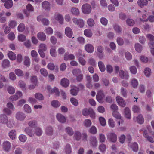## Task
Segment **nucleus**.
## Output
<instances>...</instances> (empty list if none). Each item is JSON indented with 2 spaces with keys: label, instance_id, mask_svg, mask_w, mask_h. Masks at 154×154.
I'll return each instance as SVG.
<instances>
[{
  "label": "nucleus",
  "instance_id": "1",
  "mask_svg": "<svg viewBox=\"0 0 154 154\" xmlns=\"http://www.w3.org/2000/svg\"><path fill=\"white\" fill-rule=\"evenodd\" d=\"M6 108L3 109V112L8 115H11L12 114V111H14L15 108L13 104L11 102L7 103Z\"/></svg>",
  "mask_w": 154,
  "mask_h": 154
},
{
  "label": "nucleus",
  "instance_id": "2",
  "mask_svg": "<svg viewBox=\"0 0 154 154\" xmlns=\"http://www.w3.org/2000/svg\"><path fill=\"white\" fill-rule=\"evenodd\" d=\"M82 11L84 14H88L91 12V6L88 4H84L82 7Z\"/></svg>",
  "mask_w": 154,
  "mask_h": 154
},
{
  "label": "nucleus",
  "instance_id": "3",
  "mask_svg": "<svg viewBox=\"0 0 154 154\" xmlns=\"http://www.w3.org/2000/svg\"><path fill=\"white\" fill-rule=\"evenodd\" d=\"M108 140L110 142L115 143L117 140V136L114 133L109 132L107 135Z\"/></svg>",
  "mask_w": 154,
  "mask_h": 154
},
{
  "label": "nucleus",
  "instance_id": "4",
  "mask_svg": "<svg viewBox=\"0 0 154 154\" xmlns=\"http://www.w3.org/2000/svg\"><path fill=\"white\" fill-rule=\"evenodd\" d=\"M105 96V95L103 91L99 90L98 91L96 96V99L100 103H102L103 102V100Z\"/></svg>",
  "mask_w": 154,
  "mask_h": 154
},
{
  "label": "nucleus",
  "instance_id": "5",
  "mask_svg": "<svg viewBox=\"0 0 154 154\" xmlns=\"http://www.w3.org/2000/svg\"><path fill=\"white\" fill-rule=\"evenodd\" d=\"M11 144L9 141H6L3 143L2 149L4 151L8 152L11 150Z\"/></svg>",
  "mask_w": 154,
  "mask_h": 154
},
{
  "label": "nucleus",
  "instance_id": "6",
  "mask_svg": "<svg viewBox=\"0 0 154 154\" xmlns=\"http://www.w3.org/2000/svg\"><path fill=\"white\" fill-rule=\"evenodd\" d=\"M53 19L58 21L61 24L63 23V15L58 13H55Z\"/></svg>",
  "mask_w": 154,
  "mask_h": 154
},
{
  "label": "nucleus",
  "instance_id": "7",
  "mask_svg": "<svg viewBox=\"0 0 154 154\" xmlns=\"http://www.w3.org/2000/svg\"><path fill=\"white\" fill-rule=\"evenodd\" d=\"M15 117L18 121H22L25 119L26 116L23 112L18 111L16 113Z\"/></svg>",
  "mask_w": 154,
  "mask_h": 154
},
{
  "label": "nucleus",
  "instance_id": "8",
  "mask_svg": "<svg viewBox=\"0 0 154 154\" xmlns=\"http://www.w3.org/2000/svg\"><path fill=\"white\" fill-rule=\"evenodd\" d=\"M119 77L122 79H128L129 77L128 73L127 71H124L123 70H121L119 72Z\"/></svg>",
  "mask_w": 154,
  "mask_h": 154
},
{
  "label": "nucleus",
  "instance_id": "9",
  "mask_svg": "<svg viewBox=\"0 0 154 154\" xmlns=\"http://www.w3.org/2000/svg\"><path fill=\"white\" fill-rule=\"evenodd\" d=\"M116 100L118 105L122 107H124L126 104L124 99L121 97L118 96L116 97Z\"/></svg>",
  "mask_w": 154,
  "mask_h": 154
},
{
  "label": "nucleus",
  "instance_id": "10",
  "mask_svg": "<svg viewBox=\"0 0 154 154\" xmlns=\"http://www.w3.org/2000/svg\"><path fill=\"white\" fill-rule=\"evenodd\" d=\"M85 49L87 52L90 53H93L94 50L93 46L91 44H86L85 46Z\"/></svg>",
  "mask_w": 154,
  "mask_h": 154
},
{
  "label": "nucleus",
  "instance_id": "11",
  "mask_svg": "<svg viewBox=\"0 0 154 154\" xmlns=\"http://www.w3.org/2000/svg\"><path fill=\"white\" fill-rule=\"evenodd\" d=\"M124 115L125 117L127 119H131V112L129 108L126 107L124 109Z\"/></svg>",
  "mask_w": 154,
  "mask_h": 154
},
{
  "label": "nucleus",
  "instance_id": "12",
  "mask_svg": "<svg viewBox=\"0 0 154 154\" xmlns=\"http://www.w3.org/2000/svg\"><path fill=\"white\" fill-rule=\"evenodd\" d=\"M56 118L57 119L60 123H64L66 121L65 117L60 113H58L56 115Z\"/></svg>",
  "mask_w": 154,
  "mask_h": 154
},
{
  "label": "nucleus",
  "instance_id": "13",
  "mask_svg": "<svg viewBox=\"0 0 154 154\" xmlns=\"http://www.w3.org/2000/svg\"><path fill=\"white\" fill-rule=\"evenodd\" d=\"M5 124L8 128H13L15 126V122L13 119H10L9 120L8 119Z\"/></svg>",
  "mask_w": 154,
  "mask_h": 154
},
{
  "label": "nucleus",
  "instance_id": "14",
  "mask_svg": "<svg viewBox=\"0 0 154 154\" xmlns=\"http://www.w3.org/2000/svg\"><path fill=\"white\" fill-rule=\"evenodd\" d=\"M129 146L132 149L133 151L134 152H137L138 150V146L137 143L134 142L129 143L128 144Z\"/></svg>",
  "mask_w": 154,
  "mask_h": 154
},
{
  "label": "nucleus",
  "instance_id": "15",
  "mask_svg": "<svg viewBox=\"0 0 154 154\" xmlns=\"http://www.w3.org/2000/svg\"><path fill=\"white\" fill-rule=\"evenodd\" d=\"M64 131L69 136H72L74 134L73 130L72 128L70 127H66L65 128Z\"/></svg>",
  "mask_w": 154,
  "mask_h": 154
},
{
  "label": "nucleus",
  "instance_id": "16",
  "mask_svg": "<svg viewBox=\"0 0 154 154\" xmlns=\"http://www.w3.org/2000/svg\"><path fill=\"white\" fill-rule=\"evenodd\" d=\"M24 131L27 135L31 137L33 136L35 134L34 131L28 127L25 129Z\"/></svg>",
  "mask_w": 154,
  "mask_h": 154
},
{
  "label": "nucleus",
  "instance_id": "17",
  "mask_svg": "<svg viewBox=\"0 0 154 154\" xmlns=\"http://www.w3.org/2000/svg\"><path fill=\"white\" fill-rule=\"evenodd\" d=\"M42 8L45 10H49L50 9V4L48 1H44L42 3Z\"/></svg>",
  "mask_w": 154,
  "mask_h": 154
},
{
  "label": "nucleus",
  "instance_id": "18",
  "mask_svg": "<svg viewBox=\"0 0 154 154\" xmlns=\"http://www.w3.org/2000/svg\"><path fill=\"white\" fill-rule=\"evenodd\" d=\"M133 119L134 121H137L139 124H142L144 122V119L142 115L140 114L137 117H134Z\"/></svg>",
  "mask_w": 154,
  "mask_h": 154
},
{
  "label": "nucleus",
  "instance_id": "19",
  "mask_svg": "<svg viewBox=\"0 0 154 154\" xmlns=\"http://www.w3.org/2000/svg\"><path fill=\"white\" fill-rule=\"evenodd\" d=\"M37 36L38 39L41 41H45L46 39V35L42 32H41L38 33Z\"/></svg>",
  "mask_w": 154,
  "mask_h": 154
},
{
  "label": "nucleus",
  "instance_id": "20",
  "mask_svg": "<svg viewBox=\"0 0 154 154\" xmlns=\"http://www.w3.org/2000/svg\"><path fill=\"white\" fill-rule=\"evenodd\" d=\"M65 34L68 37H72L73 32L71 29L69 27H67L65 29Z\"/></svg>",
  "mask_w": 154,
  "mask_h": 154
},
{
  "label": "nucleus",
  "instance_id": "21",
  "mask_svg": "<svg viewBox=\"0 0 154 154\" xmlns=\"http://www.w3.org/2000/svg\"><path fill=\"white\" fill-rule=\"evenodd\" d=\"M13 5V3L12 0H7L4 4L5 7L8 9L11 8Z\"/></svg>",
  "mask_w": 154,
  "mask_h": 154
},
{
  "label": "nucleus",
  "instance_id": "22",
  "mask_svg": "<svg viewBox=\"0 0 154 154\" xmlns=\"http://www.w3.org/2000/svg\"><path fill=\"white\" fill-rule=\"evenodd\" d=\"M90 141L91 144L92 146L96 147L97 146V141L96 137H91Z\"/></svg>",
  "mask_w": 154,
  "mask_h": 154
},
{
  "label": "nucleus",
  "instance_id": "23",
  "mask_svg": "<svg viewBox=\"0 0 154 154\" xmlns=\"http://www.w3.org/2000/svg\"><path fill=\"white\" fill-rule=\"evenodd\" d=\"M60 83L63 87H66L69 86V82L67 79L64 78L61 79Z\"/></svg>",
  "mask_w": 154,
  "mask_h": 154
},
{
  "label": "nucleus",
  "instance_id": "24",
  "mask_svg": "<svg viewBox=\"0 0 154 154\" xmlns=\"http://www.w3.org/2000/svg\"><path fill=\"white\" fill-rule=\"evenodd\" d=\"M8 119V117L5 114H2L0 115V123L2 124H5Z\"/></svg>",
  "mask_w": 154,
  "mask_h": 154
},
{
  "label": "nucleus",
  "instance_id": "25",
  "mask_svg": "<svg viewBox=\"0 0 154 154\" xmlns=\"http://www.w3.org/2000/svg\"><path fill=\"white\" fill-rule=\"evenodd\" d=\"M53 130L52 127L48 126L45 129V134L48 136H51L53 134Z\"/></svg>",
  "mask_w": 154,
  "mask_h": 154
},
{
  "label": "nucleus",
  "instance_id": "26",
  "mask_svg": "<svg viewBox=\"0 0 154 154\" xmlns=\"http://www.w3.org/2000/svg\"><path fill=\"white\" fill-rule=\"evenodd\" d=\"M41 17L38 16L37 17V20L38 21H41L43 24L44 26H48L49 24V20L46 18H43L41 20Z\"/></svg>",
  "mask_w": 154,
  "mask_h": 154
},
{
  "label": "nucleus",
  "instance_id": "27",
  "mask_svg": "<svg viewBox=\"0 0 154 154\" xmlns=\"http://www.w3.org/2000/svg\"><path fill=\"white\" fill-rule=\"evenodd\" d=\"M75 58V56L73 54H69V53H66L64 55V60H67L69 59H74Z\"/></svg>",
  "mask_w": 154,
  "mask_h": 154
},
{
  "label": "nucleus",
  "instance_id": "28",
  "mask_svg": "<svg viewBox=\"0 0 154 154\" xmlns=\"http://www.w3.org/2000/svg\"><path fill=\"white\" fill-rule=\"evenodd\" d=\"M93 112V109H84L82 111V114L85 116H87L89 115L90 113Z\"/></svg>",
  "mask_w": 154,
  "mask_h": 154
},
{
  "label": "nucleus",
  "instance_id": "29",
  "mask_svg": "<svg viewBox=\"0 0 154 154\" xmlns=\"http://www.w3.org/2000/svg\"><path fill=\"white\" fill-rule=\"evenodd\" d=\"M148 2L147 0H138L137 2L138 5L141 7L146 5Z\"/></svg>",
  "mask_w": 154,
  "mask_h": 154
},
{
  "label": "nucleus",
  "instance_id": "30",
  "mask_svg": "<svg viewBox=\"0 0 154 154\" xmlns=\"http://www.w3.org/2000/svg\"><path fill=\"white\" fill-rule=\"evenodd\" d=\"M113 28L116 33H120L122 31V28L120 26L116 24L113 25Z\"/></svg>",
  "mask_w": 154,
  "mask_h": 154
},
{
  "label": "nucleus",
  "instance_id": "31",
  "mask_svg": "<svg viewBox=\"0 0 154 154\" xmlns=\"http://www.w3.org/2000/svg\"><path fill=\"white\" fill-rule=\"evenodd\" d=\"M98 65L100 71L101 72H104L106 69L102 61H99L98 62Z\"/></svg>",
  "mask_w": 154,
  "mask_h": 154
},
{
  "label": "nucleus",
  "instance_id": "32",
  "mask_svg": "<svg viewBox=\"0 0 154 154\" xmlns=\"http://www.w3.org/2000/svg\"><path fill=\"white\" fill-rule=\"evenodd\" d=\"M28 125L31 127L35 128L37 126V123L35 120L30 121L29 122Z\"/></svg>",
  "mask_w": 154,
  "mask_h": 154
},
{
  "label": "nucleus",
  "instance_id": "33",
  "mask_svg": "<svg viewBox=\"0 0 154 154\" xmlns=\"http://www.w3.org/2000/svg\"><path fill=\"white\" fill-rule=\"evenodd\" d=\"M81 133L78 131H75L74 134V137L77 140H80L81 138Z\"/></svg>",
  "mask_w": 154,
  "mask_h": 154
},
{
  "label": "nucleus",
  "instance_id": "34",
  "mask_svg": "<svg viewBox=\"0 0 154 154\" xmlns=\"http://www.w3.org/2000/svg\"><path fill=\"white\" fill-rule=\"evenodd\" d=\"M98 138L100 142L104 143L105 141L106 137L103 134L101 133H99Z\"/></svg>",
  "mask_w": 154,
  "mask_h": 154
},
{
  "label": "nucleus",
  "instance_id": "35",
  "mask_svg": "<svg viewBox=\"0 0 154 154\" xmlns=\"http://www.w3.org/2000/svg\"><path fill=\"white\" fill-rule=\"evenodd\" d=\"M83 124L84 126L86 128H88L91 125L92 122L90 119H86L84 121Z\"/></svg>",
  "mask_w": 154,
  "mask_h": 154
},
{
  "label": "nucleus",
  "instance_id": "36",
  "mask_svg": "<svg viewBox=\"0 0 154 154\" xmlns=\"http://www.w3.org/2000/svg\"><path fill=\"white\" fill-rule=\"evenodd\" d=\"M43 132L42 129L40 127H37L35 129V133L38 136H41Z\"/></svg>",
  "mask_w": 154,
  "mask_h": 154
},
{
  "label": "nucleus",
  "instance_id": "37",
  "mask_svg": "<svg viewBox=\"0 0 154 154\" xmlns=\"http://www.w3.org/2000/svg\"><path fill=\"white\" fill-rule=\"evenodd\" d=\"M65 152L67 154H70L72 152L71 147L69 144H67L65 146L64 150Z\"/></svg>",
  "mask_w": 154,
  "mask_h": 154
},
{
  "label": "nucleus",
  "instance_id": "38",
  "mask_svg": "<svg viewBox=\"0 0 154 154\" xmlns=\"http://www.w3.org/2000/svg\"><path fill=\"white\" fill-rule=\"evenodd\" d=\"M84 34L85 36L88 37H91L92 35V31L90 29H86L84 30Z\"/></svg>",
  "mask_w": 154,
  "mask_h": 154
},
{
  "label": "nucleus",
  "instance_id": "39",
  "mask_svg": "<svg viewBox=\"0 0 154 154\" xmlns=\"http://www.w3.org/2000/svg\"><path fill=\"white\" fill-rule=\"evenodd\" d=\"M135 48L136 51L138 53H140L142 50V46L138 43L135 44Z\"/></svg>",
  "mask_w": 154,
  "mask_h": 154
},
{
  "label": "nucleus",
  "instance_id": "40",
  "mask_svg": "<svg viewBox=\"0 0 154 154\" xmlns=\"http://www.w3.org/2000/svg\"><path fill=\"white\" fill-rule=\"evenodd\" d=\"M131 84L134 88H136L138 85L137 80L135 78H133L131 80Z\"/></svg>",
  "mask_w": 154,
  "mask_h": 154
},
{
  "label": "nucleus",
  "instance_id": "41",
  "mask_svg": "<svg viewBox=\"0 0 154 154\" xmlns=\"http://www.w3.org/2000/svg\"><path fill=\"white\" fill-rule=\"evenodd\" d=\"M50 53L52 57H56L57 55L56 48L55 47H52L50 50Z\"/></svg>",
  "mask_w": 154,
  "mask_h": 154
},
{
  "label": "nucleus",
  "instance_id": "42",
  "mask_svg": "<svg viewBox=\"0 0 154 154\" xmlns=\"http://www.w3.org/2000/svg\"><path fill=\"white\" fill-rule=\"evenodd\" d=\"M8 55L10 59L12 60H14L16 58L15 54L12 51L9 52Z\"/></svg>",
  "mask_w": 154,
  "mask_h": 154
},
{
  "label": "nucleus",
  "instance_id": "43",
  "mask_svg": "<svg viewBox=\"0 0 154 154\" xmlns=\"http://www.w3.org/2000/svg\"><path fill=\"white\" fill-rule=\"evenodd\" d=\"M24 110V111L28 113H30L31 112L32 110L30 107L27 104H26L23 107Z\"/></svg>",
  "mask_w": 154,
  "mask_h": 154
},
{
  "label": "nucleus",
  "instance_id": "44",
  "mask_svg": "<svg viewBox=\"0 0 154 154\" xmlns=\"http://www.w3.org/2000/svg\"><path fill=\"white\" fill-rule=\"evenodd\" d=\"M87 23L89 26L92 27L95 24V22L93 19L90 18L88 19Z\"/></svg>",
  "mask_w": 154,
  "mask_h": 154
},
{
  "label": "nucleus",
  "instance_id": "45",
  "mask_svg": "<svg viewBox=\"0 0 154 154\" xmlns=\"http://www.w3.org/2000/svg\"><path fill=\"white\" fill-rule=\"evenodd\" d=\"M51 104L52 106L55 108L58 107L60 105V104L59 102L56 100H54L52 101Z\"/></svg>",
  "mask_w": 154,
  "mask_h": 154
},
{
  "label": "nucleus",
  "instance_id": "46",
  "mask_svg": "<svg viewBox=\"0 0 154 154\" xmlns=\"http://www.w3.org/2000/svg\"><path fill=\"white\" fill-rule=\"evenodd\" d=\"M25 26L23 23H20L17 27V29L19 32H22L25 30Z\"/></svg>",
  "mask_w": 154,
  "mask_h": 154
},
{
  "label": "nucleus",
  "instance_id": "47",
  "mask_svg": "<svg viewBox=\"0 0 154 154\" xmlns=\"http://www.w3.org/2000/svg\"><path fill=\"white\" fill-rule=\"evenodd\" d=\"M2 66L4 68H7L9 67L10 66V62L8 60H4L2 63Z\"/></svg>",
  "mask_w": 154,
  "mask_h": 154
},
{
  "label": "nucleus",
  "instance_id": "48",
  "mask_svg": "<svg viewBox=\"0 0 154 154\" xmlns=\"http://www.w3.org/2000/svg\"><path fill=\"white\" fill-rule=\"evenodd\" d=\"M132 111L134 113H139L140 111V108L138 106L134 105L132 107Z\"/></svg>",
  "mask_w": 154,
  "mask_h": 154
},
{
  "label": "nucleus",
  "instance_id": "49",
  "mask_svg": "<svg viewBox=\"0 0 154 154\" xmlns=\"http://www.w3.org/2000/svg\"><path fill=\"white\" fill-rule=\"evenodd\" d=\"M88 131L92 134H95L97 133L96 127L94 126H92L88 130Z\"/></svg>",
  "mask_w": 154,
  "mask_h": 154
},
{
  "label": "nucleus",
  "instance_id": "50",
  "mask_svg": "<svg viewBox=\"0 0 154 154\" xmlns=\"http://www.w3.org/2000/svg\"><path fill=\"white\" fill-rule=\"evenodd\" d=\"M24 64L27 66H30V59L29 57L26 56L24 57Z\"/></svg>",
  "mask_w": 154,
  "mask_h": 154
},
{
  "label": "nucleus",
  "instance_id": "51",
  "mask_svg": "<svg viewBox=\"0 0 154 154\" xmlns=\"http://www.w3.org/2000/svg\"><path fill=\"white\" fill-rule=\"evenodd\" d=\"M144 73L146 77H148L151 75V70L149 68H146L144 69Z\"/></svg>",
  "mask_w": 154,
  "mask_h": 154
},
{
  "label": "nucleus",
  "instance_id": "52",
  "mask_svg": "<svg viewBox=\"0 0 154 154\" xmlns=\"http://www.w3.org/2000/svg\"><path fill=\"white\" fill-rule=\"evenodd\" d=\"M35 98L38 100H42L44 99V97L43 95L40 93H36L35 94Z\"/></svg>",
  "mask_w": 154,
  "mask_h": 154
},
{
  "label": "nucleus",
  "instance_id": "53",
  "mask_svg": "<svg viewBox=\"0 0 154 154\" xmlns=\"http://www.w3.org/2000/svg\"><path fill=\"white\" fill-rule=\"evenodd\" d=\"M79 89L78 88L75 87L74 88L70 90V93L73 96H76L77 94Z\"/></svg>",
  "mask_w": 154,
  "mask_h": 154
},
{
  "label": "nucleus",
  "instance_id": "54",
  "mask_svg": "<svg viewBox=\"0 0 154 154\" xmlns=\"http://www.w3.org/2000/svg\"><path fill=\"white\" fill-rule=\"evenodd\" d=\"M41 74L44 77H46L48 75V72L46 69L42 68L40 70Z\"/></svg>",
  "mask_w": 154,
  "mask_h": 154
},
{
  "label": "nucleus",
  "instance_id": "55",
  "mask_svg": "<svg viewBox=\"0 0 154 154\" xmlns=\"http://www.w3.org/2000/svg\"><path fill=\"white\" fill-rule=\"evenodd\" d=\"M17 25V22L14 20H11L9 22L8 25L11 28L15 27Z\"/></svg>",
  "mask_w": 154,
  "mask_h": 154
},
{
  "label": "nucleus",
  "instance_id": "56",
  "mask_svg": "<svg viewBox=\"0 0 154 154\" xmlns=\"http://www.w3.org/2000/svg\"><path fill=\"white\" fill-rule=\"evenodd\" d=\"M127 24L129 26H133L135 23L134 20L131 19H128L126 20Z\"/></svg>",
  "mask_w": 154,
  "mask_h": 154
},
{
  "label": "nucleus",
  "instance_id": "57",
  "mask_svg": "<svg viewBox=\"0 0 154 154\" xmlns=\"http://www.w3.org/2000/svg\"><path fill=\"white\" fill-rule=\"evenodd\" d=\"M14 72L16 74L19 76H23L24 75L23 71L20 69H16Z\"/></svg>",
  "mask_w": 154,
  "mask_h": 154
},
{
  "label": "nucleus",
  "instance_id": "58",
  "mask_svg": "<svg viewBox=\"0 0 154 154\" xmlns=\"http://www.w3.org/2000/svg\"><path fill=\"white\" fill-rule=\"evenodd\" d=\"M45 32L48 35H51L53 33V30L52 28L49 27L45 29Z\"/></svg>",
  "mask_w": 154,
  "mask_h": 154
},
{
  "label": "nucleus",
  "instance_id": "59",
  "mask_svg": "<svg viewBox=\"0 0 154 154\" xmlns=\"http://www.w3.org/2000/svg\"><path fill=\"white\" fill-rule=\"evenodd\" d=\"M72 14L75 15H77L79 14V11L77 8H72L71 11Z\"/></svg>",
  "mask_w": 154,
  "mask_h": 154
},
{
  "label": "nucleus",
  "instance_id": "60",
  "mask_svg": "<svg viewBox=\"0 0 154 154\" xmlns=\"http://www.w3.org/2000/svg\"><path fill=\"white\" fill-rule=\"evenodd\" d=\"M7 91L8 93L10 94H13L15 92V88L11 86H9L8 87Z\"/></svg>",
  "mask_w": 154,
  "mask_h": 154
},
{
  "label": "nucleus",
  "instance_id": "61",
  "mask_svg": "<svg viewBox=\"0 0 154 154\" xmlns=\"http://www.w3.org/2000/svg\"><path fill=\"white\" fill-rule=\"evenodd\" d=\"M108 123L109 126L111 128H113L115 126V122L113 120V119L110 118L108 120Z\"/></svg>",
  "mask_w": 154,
  "mask_h": 154
},
{
  "label": "nucleus",
  "instance_id": "62",
  "mask_svg": "<svg viewBox=\"0 0 154 154\" xmlns=\"http://www.w3.org/2000/svg\"><path fill=\"white\" fill-rule=\"evenodd\" d=\"M129 69L131 73L135 74L137 72L136 68L134 66H132L130 67Z\"/></svg>",
  "mask_w": 154,
  "mask_h": 154
},
{
  "label": "nucleus",
  "instance_id": "63",
  "mask_svg": "<svg viewBox=\"0 0 154 154\" xmlns=\"http://www.w3.org/2000/svg\"><path fill=\"white\" fill-rule=\"evenodd\" d=\"M19 139L21 142H24L27 140V137L26 135H24L21 134L19 136Z\"/></svg>",
  "mask_w": 154,
  "mask_h": 154
},
{
  "label": "nucleus",
  "instance_id": "64",
  "mask_svg": "<svg viewBox=\"0 0 154 154\" xmlns=\"http://www.w3.org/2000/svg\"><path fill=\"white\" fill-rule=\"evenodd\" d=\"M15 130H12L9 133V136L10 138L12 140L15 138Z\"/></svg>",
  "mask_w": 154,
  "mask_h": 154
}]
</instances>
